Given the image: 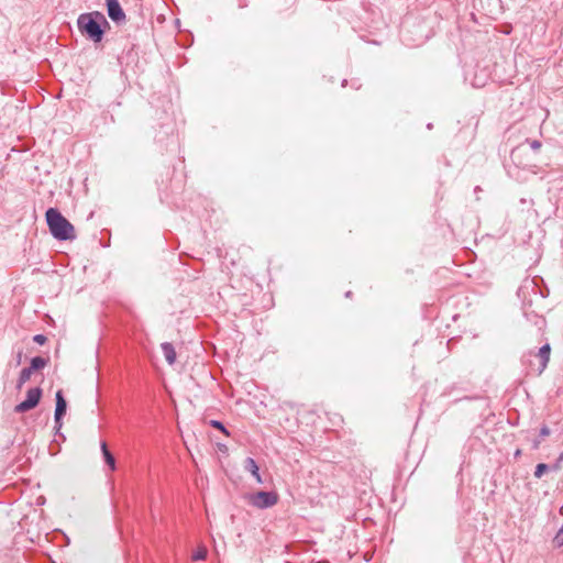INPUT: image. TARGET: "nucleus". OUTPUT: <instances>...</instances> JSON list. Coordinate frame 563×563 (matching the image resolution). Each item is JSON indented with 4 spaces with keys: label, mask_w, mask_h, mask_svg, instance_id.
Listing matches in <instances>:
<instances>
[{
    "label": "nucleus",
    "mask_w": 563,
    "mask_h": 563,
    "mask_svg": "<svg viewBox=\"0 0 563 563\" xmlns=\"http://www.w3.org/2000/svg\"><path fill=\"white\" fill-rule=\"evenodd\" d=\"M77 27L84 37L93 43H100L111 25L102 12L92 11L79 14Z\"/></svg>",
    "instance_id": "f257e3e1"
},
{
    "label": "nucleus",
    "mask_w": 563,
    "mask_h": 563,
    "mask_svg": "<svg viewBox=\"0 0 563 563\" xmlns=\"http://www.w3.org/2000/svg\"><path fill=\"white\" fill-rule=\"evenodd\" d=\"M63 418H59L58 420L54 417V421H55V429L58 431L62 426H63V422H62Z\"/></svg>",
    "instance_id": "4be33fe9"
},
{
    "label": "nucleus",
    "mask_w": 563,
    "mask_h": 563,
    "mask_svg": "<svg viewBox=\"0 0 563 563\" xmlns=\"http://www.w3.org/2000/svg\"><path fill=\"white\" fill-rule=\"evenodd\" d=\"M49 362V358L48 357H42V356H35V357H32L31 358V362H30V368L33 371V372H37V371H41L43 369L45 366H47Z\"/></svg>",
    "instance_id": "9b49d317"
},
{
    "label": "nucleus",
    "mask_w": 563,
    "mask_h": 563,
    "mask_svg": "<svg viewBox=\"0 0 563 563\" xmlns=\"http://www.w3.org/2000/svg\"><path fill=\"white\" fill-rule=\"evenodd\" d=\"M207 549L205 547H201L199 548L194 554H192V560L194 561H200V560H205L207 558Z\"/></svg>",
    "instance_id": "dca6fc26"
},
{
    "label": "nucleus",
    "mask_w": 563,
    "mask_h": 563,
    "mask_svg": "<svg viewBox=\"0 0 563 563\" xmlns=\"http://www.w3.org/2000/svg\"><path fill=\"white\" fill-rule=\"evenodd\" d=\"M551 471V466L545 463H539L534 470V477L541 478L544 473Z\"/></svg>",
    "instance_id": "ddd939ff"
},
{
    "label": "nucleus",
    "mask_w": 563,
    "mask_h": 563,
    "mask_svg": "<svg viewBox=\"0 0 563 563\" xmlns=\"http://www.w3.org/2000/svg\"><path fill=\"white\" fill-rule=\"evenodd\" d=\"M550 355H551V345L549 343H545L544 345H542L539 349L538 353L536 354V357H538V360H539V364L536 369L538 375H541L544 372V369L547 368L548 363L550 361Z\"/></svg>",
    "instance_id": "423d86ee"
},
{
    "label": "nucleus",
    "mask_w": 563,
    "mask_h": 563,
    "mask_svg": "<svg viewBox=\"0 0 563 563\" xmlns=\"http://www.w3.org/2000/svg\"><path fill=\"white\" fill-rule=\"evenodd\" d=\"M346 82H347L346 79H343L342 86L344 87L346 85Z\"/></svg>",
    "instance_id": "a878e982"
},
{
    "label": "nucleus",
    "mask_w": 563,
    "mask_h": 563,
    "mask_svg": "<svg viewBox=\"0 0 563 563\" xmlns=\"http://www.w3.org/2000/svg\"><path fill=\"white\" fill-rule=\"evenodd\" d=\"M108 16L117 24L125 22V13L119 0H106Z\"/></svg>",
    "instance_id": "39448f33"
},
{
    "label": "nucleus",
    "mask_w": 563,
    "mask_h": 563,
    "mask_svg": "<svg viewBox=\"0 0 563 563\" xmlns=\"http://www.w3.org/2000/svg\"><path fill=\"white\" fill-rule=\"evenodd\" d=\"M552 542H553V545L555 548H561L563 545V526L556 532V534L554 536Z\"/></svg>",
    "instance_id": "2eb2a0df"
},
{
    "label": "nucleus",
    "mask_w": 563,
    "mask_h": 563,
    "mask_svg": "<svg viewBox=\"0 0 563 563\" xmlns=\"http://www.w3.org/2000/svg\"><path fill=\"white\" fill-rule=\"evenodd\" d=\"M45 218L49 232L56 240L73 241L76 239L74 225L57 208H48Z\"/></svg>",
    "instance_id": "f03ea898"
},
{
    "label": "nucleus",
    "mask_w": 563,
    "mask_h": 563,
    "mask_svg": "<svg viewBox=\"0 0 563 563\" xmlns=\"http://www.w3.org/2000/svg\"><path fill=\"white\" fill-rule=\"evenodd\" d=\"M55 400H56L55 418L58 420L59 418H63L66 415V410H67V401L64 397L62 389L56 391Z\"/></svg>",
    "instance_id": "0eeeda50"
},
{
    "label": "nucleus",
    "mask_w": 563,
    "mask_h": 563,
    "mask_svg": "<svg viewBox=\"0 0 563 563\" xmlns=\"http://www.w3.org/2000/svg\"><path fill=\"white\" fill-rule=\"evenodd\" d=\"M246 500L250 505L258 509H266L275 506L278 503V494L276 492L260 490L249 494Z\"/></svg>",
    "instance_id": "7ed1b4c3"
},
{
    "label": "nucleus",
    "mask_w": 563,
    "mask_h": 563,
    "mask_svg": "<svg viewBox=\"0 0 563 563\" xmlns=\"http://www.w3.org/2000/svg\"><path fill=\"white\" fill-rule=\"evenodd\" d=\"M541 441H542V439H541V438L534 439V440L532 441V449H533V450H538V449L540 448Z\"/></svg>",
    "instance_id": "412c9836"
},
{
    "label": "nucleus",
    "mask_w": 563,
    "mask_h": 563,
    "mask_svg": "<svg viewBox=\"0 0 563 563\" xmlns=\"http://www.w3.org/2000/svg\"><path fill=\"white\" fill-rule=\"evenodd\" d=\"M244 470L250 472L256 479L258 484L263 483V479L260 474V468L256 461L253 457H246L244 461Z\"/></svg>",
    "instance_id": "6e6552de"
},
{
    "label": "nucleus",
    "mask_w": 563,
    "mask_h": 563,
    "mask_svg": "<svg viewBox=\"0 0 563 563\" xmlns=\"http://www.w3.org/2000/svg\"><path fill=\"white\" fill-rule=\"evenodd\" d=\"M101 452L104 459L106 464L110 467V470H115V457L114 455L109 451L107 442H101Z\"/></svg>",
    "instance_id": "9d476101"
},
{
    "label": "nucleus",
    "mask_w": 563,
    "mask_h": 563,
    "mask_svg": "<svg viewBox=\"0 0 563 563\" xmlns=\"http://www.w3.org/2000/svg\"><path fill=\"white\" fill-rule=\"evenodd\" d=\"M43 390L41 387L30 388L26 393V398L14 407V412L23 413L34 409L42 398Z\"/></svg>",
    "instance_id": "20e7f679"
},
{
    "label": "nucleus",
    "mask_w": 563,
    "mask_h": 563,
    "mask_svg": "<svg viewBox=\"0 0 563 563\" xmlns=\"http://www.w3.org/2000/svg\"><path fill=\"white\" fill-rule=\"evenodd\" d=\"M33 341L40 345H44L47 342V338L44 334H35Z\"/></svg>",
    "instance_id": "6ab92c4d"
},
{
    "label": "nucleus",
    "mask_w": 563,
    "mask_h": 563,
    "mask_svg": "<svg viewBox=\"0 0 563 563\" xmlns=\"http://www.w3.org/2000/svg\"><path fill=\"white\" fill-rule=\"evenodd\" d=\"M521 454H522V451L520 449H517L514 453V457L517 460L521 456Z\"/></svg>",
    "instance_id": "b1692460"
},
{
    "label": "nucleus",
    "mask_w": 563,
    "mask_h": 563,
    "mask_svg": "<svg viewBox=\"0 0 563 563\" xmlns=\"http://www.w3.org/2000/svg\"><path fill=\"white\" fill-rule=\"evenodd\" d=\"M209 424H210L212 428H214V429H217V430L221 431V432H222L223 434H225L227 437H230V432H229V430L227 429V427H225L221 421H219V420H210V421H209Z\"/></svg>",
    "instance_id": "4468645a"
},
{
    "label": "nucleus",
    "mask_w": 563,
    "mask_h": 563,
    "mask_svg": "<svg viewBox=\"0 0 563 563\" xmlns=\"http://www.w3.org/2000/svg\"><path fill=\"white\" fill-rule=\"evenodd\" d=\"M34 372L29 367H24L21 372H20V375H19V378H18V382H16V389H21L22 386L27 382L30 380L31 378V375L33 374Z\"/></svg>",
    "instance_id": "f8f14e48"
},
{
    "label": "nucleus",
    "mask_w": 563,
    "mask_h": 563,
    "mask_svg": "<svg viewBox=\"0 0 563 563\" xmlns=\"http://www.w3.org/2000/svg\"><path fill=\"white\" fill-rule=\"evenodd\" d=\"M551 434V430L550 428L547 426V424H543L541 428H540V431H539V438L543 439L545 437H549Z\"/></svg>",
    "instance_id": "a211bd4d"
},
{
    "label": "nucleus",
    "mask_w": 563,
    "mask_h": 563,
    "mask_svg": "<svg viewBox=\"0 0 563 563\" xmlns=\"http://www.w3.org/2000/svg\"><path fill=\"white\" fill-rule=\"evenodd\" d=\"M527 143L533 151H538L542 146L539 140H527Z\"/></svg>",
    "instance_id": "aec40b11"
},
{
    "label": "nucleus",
    "mask_w": 563,
    "mask_h": 563,
    "mask_svg": "<svg viewBox=\"0 0 563 563\" xmlns=\"http://www.w3.org/2000/svg\"><path fill=\"white\" fill-rule=\"evenodd\" d=\"M218 449L221 451V452H227L228 451V446L225 444H221V443H218Z\"/></svg>",
    "instance_id": "5701e85b"
},
{
    "label": "nucleus",
    "mask_w": 563,
    "mask_h": 563,
    "mask_svg": "<svg viewBox=\"0 0 563 563\" xmlns=\"http://www.w3.org/2000/svg\"><path fill=\"white\" fill-rule=\"evenodd\" d=\"M161 347H162V351H163L166 362L169 365H173L176 362V355H177L174 345L169 342H164V343H162Z\"/></svg>",
    "instance_id": "1a4fd4ad"
},
{
    "label": "nucleus",
    "mask_w": 563,
    "mask_h": 563,
    "mask_svg": "<svg viewBox=\"0 0 563 563\" xmlns=\"http://www.w3.org/2000/svg\"><path fill=\"white\" fill-rule=\"evenodd\" d=\"M562 463H563V451L559 454L555 462L552 465H550L551 471H554V472L560 471L562 467Z\"/></svg>",
    "instance_id": "f3484780"
},
{
    "label": "nucleus",
    "mask_w": 563,
    "mask_h": 563,
    "mask_svg": "<svg viewBox=\"0 0 563 563\" xmlns=\"http://www.w3.org/2000/svg\"><path fill=\"white\" fill-rule=\"evenodd\" d=\"M345 298H349V299H352L353 298V292L351 290H347L345 294H344Z\"/></svg>",
    "instance_id": "393cba45"
}]
</instances>
